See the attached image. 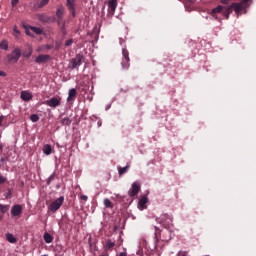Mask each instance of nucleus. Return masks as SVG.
<instances>
[{
	"label": "nucleus",
	"instance_id": "35",
	"mask_svg": "<svg viewBox=\"0 0 256 256\" xmlns=\"http://www.w3.org/2000/svg\"><path fill=\"white\" fill-rule=\"evenodd\" d=\"M7 178H5V176L0 175V185H3V183H6Z\"/></svg>",
	"mask_w": 256,
	"mask_h": 256
},
{
	"label": "nucleus",
	"instance_id": "2",
	"mask_svg": "<svg viewBox=\"0 0 256 256\" xmlns=\"http://www.w3.org/2000/svg\"><path fill=\"white\" fill-rule=\"evenodd\" d=\"M240 5L237 2H233L230 6H224V12H223V17L226 20H229V17L231 13H233V10L237 15H241V10H239Z\"/></svg>",
	"mask_w": 256,
	"mask_h": 256
},
{
	"label": "nucleus",
	"instance_id": "5",
	"mask_svg": "<svg viewBox=\"0 0 256 256\" xmlns=\"http://www.w3.org/2000/svg\"><path fill=\"white\" fill-rule=\"evenodd\" d=\"M157 221L161 223L165 229H169L170 225L173 223V218L169 214H162Z\"/></svg>",
	"mask_w": 256,
	"mask_h": 256
},
{
	"label": "nucleus",
	"instance_id": "39",
	"mask_svg": "<svg viewBox=\"0 0 256 256\" xmlns=\"http://www.w3.org/2000/svg\"><path fill=\"white\" fill-rule=\"evenodd\" d=\"M231 0H220V3H222V5H229V2Z\"/></svg>",
	"mask_w": 256,
	"mask_h": 256
},
{
	"label": "nucleus",
	"instance_id": "38",
	"mask_svg": "<svg viewBox=\"0 0 256 256\" xmlns=\"http://www.w3.org/2000/svg\"><path fill=\"white\" fill-rule=\"evenodd\" d=\"M40 21H49V17H47L45 15H41L40 16Z\"/></svg>",
	"mask_w": 256,
	"mask_h": 256
},
{
	"label": "nucleus",
	"instance_id": "43",
	"mask_svg": "<svg viewBox=\"0 0 256 256\" xmlns=\"http://www.w3.org/2000/svg\"><path fill=\"white\" fill-rule=\"evenodd\" d=\"M3 119H5V116H0V127H1V125L3 123Z\"/></svg>",
	"mask_w": 256,
	"mask_h": 256
},
{
	"label": "nucleus",
	"instance_id": "44",
	"mask_svg": "<svg viewBox=\"0 0 256 256\" xmlns=\"http://www.w3.org/2000/svg\"><path fill=\"white\" fill-rule=\"evenodd\" d=\"M178 256H187V254H186V253H181V252H179V253H178Z\"/></svg>",
	"mask_w": 256,
	"mask_h": 256
},
{
	"label": "nucleus",
	"instance_id": "42",
	"mask_svg": "<svg viewBox=\"0 0 256 256\" xmlns=\"http://www.w3.org/2000/svg\"><path fill=\"white\" fill-rule=\"evenodd\" d=\"M0 77H7V73H5L4 71L0 70Z\"/></svg>",
	"mask_w": 256,
	"mask_h": 256
},
{
	"label": "nucleus",
	"instance_id": "26",
	"mask_svg": "<svg viewBox=\"0 0 256 256\" xmlns=\"http://www.w3.org/2000/svg\"><path fill=\"white\" fill-rule=\"evenodd\" d=\"M6 240L9 243H17V238H15V236H13L11 233L6 234Z\"/></svg>",
	"mask_w": 256,
	"mask_h": 256
},
{
	"label": "nucleus",
	"instance_id": "25",
	"mask_svg": "<svg viewBox=\"0 0 256 256\" xmlns=\"http://www.w3.org/2000/svg\"><path fill=\"white\" fill-rule=\"evenodd\" d=\"M0 49L7 51L9 49V42H7V40H2L0 42Z\"/></svg>",
	"mask_w": 256,
	"mask_h": 256
},
{
	"label": "nucleus",
	"instance_id": "16",
	"mask_svg": "<svg viewBox=\"0 0 256 256\" xmlns=\"http://www.w3.org/2000/svg\"><path fill=\"white\" fill-rule=\"evenodd\" d=\"M65 14V8L63 6L59 7L56 11V17L58 19V25H61L63 15Z\"/></svg>",
	"mask_w": 256,
	"mask_h": 256
},
{
	"label": "nucleus",
	"instance_id": "31",
	"mask_svg": "<svg viewBox=\"0 0 256 256\" xmlns=\"http://www.w3.org/2000/svg\"><path fill=\"white\" fill-rule=\"evenodd\" d=\"M30 120L32 121V123H37V121H39V115L37 114H32L30 116Z\"/></svg>",
	"mask_w": 256,
	"mask_h": 256
},
{
	"label": "nucleus",
	"instance_id": "7",
	"mask_svg": "<svg viewBox=\"0 0 256 256\" xmlns=\"http://www.w3.org/2000/svg\"><path fill=\"white\" fill-rule=\"evenodd\" d=\"M225 11V6L223 5H218L217 7L213 8L210 12V15L215 18L216 21H221V18L218 16L219 13H221L223 17V13Z\"/></svg>",
	"mask_w": 256,
	"mask_h": 256
},
{
	"label": "nucleus",
	"instance_id": "22",
	"mask_svg": "<svg viewBox=\"0 0 256 256\" xmlns=\"http://www.w3.org/2000/svg\"><path fill=\"white\" fill-rule=\"evenodd\" d=\"M129 165H126L125 167H118V174L120 175V177L122 175H125V173H127V171H129Z\"/></svg>",
	"mask_w": 256,
	"mask_h": 256
},
{
	"label": "nucleus",
	"instance_id": "40",
	"mask_svg": "<svg viewBox=\"0 0 256 256\" xmlns=\"http://www.w3.org/2000/svg\"><path fill=\"white\" fill-rule=\"evenodd\" d=\"M80 199H81L82 201H87L88 197H87V195H81V196H80Z\"/></svg>",
	"mask_w": 256,
	"mask_h": 256
},
{
	"label": "nucleus",
	"instance_id": "48",
	"mask_svg": "<svg viewBox=\"0 0 256 256\" xmlns=\"http://www.w3.org/2000/svg\"><path fill=\"white\" fill-rule=\"evenodd\" d=\"M186 1H188V3H193V0H186Z\"/></svg>",
	"mask_w": 256,
	"mask_h": 256
},
{
	"label": "nucleus",
	"instance_id": "9",
	"mask_svg": "<svg viewBox=\"0 0 256 256\" xmlns=\"http://www.w3.org/2000/svg\"><path fill=\"white\" fill-rule=\"evenodd\" d=\"M139 191H141V184H139V182H134L128 191V195L129 197H135L139 194Z\"/></svg>",
	"mask_w": 256,
	"mask_h": 256
},
{
	"label": "nucleus",
	"instance_id": "29",
	"mask_svg": "<svg viewBox=\"0 0 256 256\" xmlns=\"http://www.w3.org/2000/svg\"><path fill=\"white\" fill-rule=\"evenodd\" d=\"M44 241L45 243H53V236H51V234L46 232L44 234Z\"/></svg>",
	"mask_w": 256,
	"mask_h": 256
},
{
	"label": "nucleus",
	"instance_id": "12",
	"mask_svg": "<svg viewBox=\"0 0 256 256\" xmlns=\"http://www.w3.org/2000/svg\"><path fill=\"white\" fill-rule=\"evenodd\" d=\"M253 3V0H241L238 5H240V13L244 11V9H249L251 7V4Z\"/></svg>",
	"mask_w": 256,
	"mask_h": 256
},
{
	"label": "nucleus",
	"instance_id": "47",
	"mask_svg": "<svg viewBox=\"0 0 256 256\" xmlns=\"http://www.w3.org/2000/svg\"><path fill=\"white\" fill-rule=\"evenodd\" d=\"M3 149V144L0 142V151Z\"/></svg>",
	"mask_w": 256,
	"mask_h": 256
},
{
	"label": "nucleus",
	"instance_id": "23",
	"mask_svg": "<svg viewBox=\"0 0 256 256\" xmlns=\"http://www.w3.org/2000/svg\"><path fill=\"white\" fill-rule=\"evenodd\" d=\"M61 123H62V125L69 127V125H71V123H73V120L69 117H65V118H62Z\"/></svg>",
	"mask_w": 256,
	"mask_h": 256
},
{
	"label": "nucleus",
	"instance_id": "24",
	"mask_svg": "<svg viewBox=\"0 0 256 256\" xmlns=\"http://www.w3.org/2000/svg\"><path fill=\"white\" fill-rule=\"evenodd\" d=\"M103 203H104V207H106V209H113V207H114L113 202H111V200H109V198L104 199Z\"/></svg>",
	"mask_w": 256,
	"mask_h": 256
},
{
	"label": "nucleus",
	"instance_id": "8",
	"mask_svg": "<svg viewBox=\"0 0 256 256\" xmlns=\"http://www.w3.org/2000/svg\"><path fill=\"white\" fill-rule=\"evenodd\" d=\"M44 105H47V107H52V109H56V107H59V105H61V97H52L51 99L46 100L44 102Z\"/></svg>",
	"mask_w": 256,
	"mask_h": 256
},
{
	"label": "nucleus",
	"instance_id": "17",
	"mask_svg": "<svg viewBox=\"0 0 256 256\" xmlns=\"http://www.w3.org/2000/svg\"><path fill=\"white\" fill-rule=\"evenodd\" d=\"M66 6L71 11L72 17H75V0H66Z\"/></svg>",
	"mask_w": 256,
	"mask_h": 256
},
{
	"label": "nucleus",
	"instance_id": "11",
	"mask_svg": "<svg viewBox=\"0 0 256 256\" xmlns=\"http://www.w3.org/2000/svg\"><path fill=\"white\" fill-rule=\"evenodd\" d=\"M109 11L108 14L113 17L115 15V11L117 9V0H109L108 1Z\"/></svg>",
	"mask_w": 256,
	"mask_h": 256
},
{
	"label": "nucleus",
	"instance_id": "1",
	"mask_svg": "<svg viewBox=\"0 0 256 256\" xmlns=\"http://www.w3.org/2000/svg\"><path fill=\"white\" fill-rule=\"evenodd\" d=\"M21 59V48H15L10 54L5 58L8 65H15Z\"/></svg>",
	"mask_w": 256,
	"mask_h": 256
},
{
	"label": "nucleus",
	"instance_id": "33",
	"mask_svg": "<svg viewBox=\"0 0 256 256\" xmlns=\"http://www.w3.org/2000/svg\"><path fill=\"white\" fill-rule=\"evenodd\" d=\"M155 238L157 239V237H159L161 230L159 229V227L155 226Z\"/></svg>",
	"mask_w": 256,
	"mask_h": 256
},
{
	"label": "nucleus",
	"instance_id": "15",
	"mask_svg": "<svg viewBox=\"0 0 256 256\" xmlns=\"http://www.w3.org/2000/svg\"><path fill=\"white\" fill-rule=\"evenodd\" d=\"M77 99V89L72 88L69 90L67 102L71 103L72 101H75Z\"/></svg>",
	"mask_w": 256,
	"mask_h": 256
},
{
	"label": "nucleus",
	"instance_id": "34",
	"mask_svg": "<svg viewBox=\"0 0 256 256\" xmlns=\"http://www.w3.org/2000/svg\"><path fill=\"white\" fill-rule=\"evenodd\" d=\"M73 45V39H69L65 42V47H71Z\"/></svg>",
	"mask_w": 256,
	"mask_h": 256
},
{
	"label": "nucleus",
	"instance_id": "3",
	"mask_svg": "<svg viewBox=\"0 0 256 256\" xmlns=\"http://www.w3.org/2000/svg\"><path fill=\"white\" fill-rule=\"evenodd\" d=\"M64 201H65V197L64 196H60L58 199L53 201L48 206L49 211H51L52 213H57V211H59V209H61V206L63 205Z\"/></svg>",
	"mask_w": 256,
	"mask_h": 256
},
{
	"label": "nucleus",
	"instance_id": "18",
	"mask_svg": "<svg viewBox=\"0 0 256 256\" xmlns=\"http://www.w3.org/2000/svg\"><path fill=\"white\" fill-rule=\"evenodd\" d=\"M9 211V205L0 204V221L3 219V215Z\"/></svg>",
	"mask_w": 256,
	"mask_h": 256
},
{
	"label": "nucleus",
	"instance_id": "20",
	"mask_svg": "<svg viewBox=\"0 0 256 256\" xmlns=\"http://www.w3.org/2000/svg\"><path fill=\"white\" fill-rule=\"evenodd\" d=\"M113 247H115V242L108 240L104 246L105 251H113Z\"/></svg>",
	"mask_w": 256,
	"mask_h": 256
},
{
	"label": "nucleus",
	"instance_id": "6",
	"mask_svg": "<svg viewBox=\"0 0 256 256\" xmlns=\"http://www.w3.org/2000/svg\"><path fill=\"white\" fill-rule=\"evenodd\" d=\"M129 61H130L129 51H127V49H123L122 50V62H121L122 69L126 70V69H129V67H131V63Z\"/></svg>",
	"mask_w": 256,
	"mask_h": 256
},
{
	"label": "nucleus",
	"instance_id": "30",
	"mask_svg": "<svg viewBox=\"0 0 256 256\" xmlns=\"http://www.w3.org/2000/svg\"><path fill=\"white\" fill-rule=\"evenodd\" d=\"M31 55H33V49H31V47H29L28 50L23 53V57H25L26 59H29V57H31Z\"/></svg>",
	"mask_w": 256,
	"mask_h": 256
},
{
	"label": "nucleus",
	"instance_id": "27",
	"mask_svg": "<svg viewBox=\"0 0 256 256\" xmlns=\"http://www.w3.org/2000/svg\"><path fill=\"white\" fill-rule=\"evenodd\" d=\"M31 31L35 33L36 35H42L43 34V29L35 26H30Z\"/></svg>",
	"mask_w": 256,
	"mask_h": 256
},
{
	"label": "nucleus",
	"instance_id": "32",
	"mask_svg": "<svg viewBox=\"0 0 256 256\" xmlns=\"http://www.w3.org/2000/svg\"><path fill=\"white\" fill-rule=\"evenodd\" d=\"M55 181V174H52L48 179H47V185H51V182Z\"/></svg>",
	"mask_w": 256,
	"mask_h": 256
},
{
	"label": "nucleus",
	"instance_id": "41",
	"mask_svg": "<svg viewBox=\"0 0 256 256\" xmlns=\"http://www.w3.org/2000/svg\"><path fill=\"white\" fill-rule=\"evenodd\" d=\"M14 33L16 37L20 35V32L17 30V27H14Z\"/></svg>",
	"mask_w": 256,
	"mask_h": 256
},
{
	"label": "nucleus",
	"instance_id": "46",
	"mask_svg": "<svg viewBox=\"0 0 256 256\" xmlns=\"http://www.w3.org/2000/svg\"><path fill=\"white\" fill-rule=\"evenodd\" d=\"M62 31H64V29H65V23H62Z\"/></svg>",
	"mask_w": 256,
	"mask_h": 256
},
{
	"label": "nucleus",
	"instance_id": "37",
	"mask_svg": "<svg viewBox=\"0 0 256 256\" xmlns=\"http://www.w3.org/2000/svg\"><path fill=\"white\" fill-rule=\"evenodd\" d=\"M11 195H12L11 188H8V192L5 195L6 199H10Z\"/></svg>",
	"mask_w": 256,
	"mask_h": 256
},
{
	"label": "nucleus",
	"instance_id": "49",
	"mask_svg": "<svg viewBox=\"0 0 256 256\" xmlns=\"http://www.w3.org/2000/svg\"><path fill=\"white\" fill-rule=\"evenodd\" d=\"M26 34H27V35H31V34L29 33V31H26Z\"/></svg>",
	"mask_w": 256,
	"mask_h": 256
},
{
	"label": "nucleus",
	"instance_id": "45",
	"mask_svg": "<svg viewBox=\"0 0 256 256\" xmlns=\"http://www.w3.org/2000/svg\"><path fill=\"white\" fill-rule=\"evenodd\" d=\"M46 49H53V46H51V45H46Z\"/></svg>",
	"mask_w": 256,
	"mask_h": 256
},
{
	"label": "nucleus",
	"instance_id": "14",
	"mask_svg": "<svg viewBox=\"0 0 256 256\" xmlns=\"http://www.w3.org/2000/svg\"><path fill=\"white\" fill-rule=\"evenodd\" d=\"M20 99H22V101H31L33 99V94L27 90H24L20 93Z\"/></svg>",
	"mask_w": 256,
	"mask_h": 256
},
{
	"label": "nucleus",
	"instance_id": "21",
	"mask_svg": "<svg viewBox=\"0 0 256 256\" xmlns=\"http://www.w3.org/2000/svg\"><path fill=\"white\" fill-rule=\"evenodd\" d=\"M138 205L141 207V209H146L147 208V197H142L139 200Z\"/></svg>",
	"mask_w": 256,
	"mask_h": 256
},
{
	"label": "nucleus",
	"instance_id": "13",
	"mask_svg": "<svg viewBox=\"0 0 256 256\" xmlns=\"http://www.w3.org/2000/svg\"><path fill=\"white\" fill-rule=\"evenodd\" d=\"M23 213V207L21 205L16 204L12 207L11 214L13 217H19Z\"/></svg>",
	"mask_w": 256,
	"mask_h": 256
},
{
	"label": "nucleus",
	"instance_id": "28",
	"mask_svg": "<svg viewBox=\"0 0 256 256\" xmlns=\"http://www.w3.org/2000/svg\"><path fill=\"white\" fill-rule=\"evenodd\" d=\"M51 151H52L51 145L46 144L43 148L44 155H51Z\"/></svg>",
	"mask_w": 256,
	"mask_h": 256
},
{
	"label": "nucleus",
	"instance_id": "36",
	"mask_svg": "<svg viewBox=\"0 0 256 256\" xmlns=\"http://www.w3.org/2000/svg\"><path fill=\"white\" fill-rule=\"evenodd\" d=\"M18 4H19V0H11L12 7H17Z\"/></svg>",
	"mask_w": 256,
	"mask_h": 256
},
{
	"label": "nucleus",
	"instance_id": "4",
	"mask_svg": "<svg viewBox=\"0 0 256 256\" xmlns=\"http://www.w3.org/2000/svg\"><path fill=\"white\" fill-rule=\"evenodd\" d=\"M83 55L77 54L75 58H72L68 67L69 69H77V67H81L83 65Z\"/></svg>",
	"mask_w": 256,
	"mask_h": 256
},
{
	"label": "nucleus",
	"instance_id": "19",
	"mask_svg": "<svg viewBox=\"0 0 256 256\" xmlns=\"http://www.w3.org/2000/svg\"><path fill=\"white\" fill-rule=\"evenodd\" d=\"M49 4V0H40L36 3L35 5V9H43V7H45V5Z\"/></svg>",
	"mask_w": 256,
	"mask_h": 256
},
{
	"label": "nucleus",
	"instance_id": "10",
	"mask_svg": "<svg viewBox=\"0 0 256 256\" xmlns=\"http://www.w3.org/2000/svg\"><path fill=\"white\" fill-rule=\"evenodd\" d=\"M48 61H51V56L47 54H40L35 59V63L39 65H41V63H47Z\"/></svg>",
	"mask_w": 256,
	"mask_h": 256
}]
</instances>
